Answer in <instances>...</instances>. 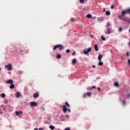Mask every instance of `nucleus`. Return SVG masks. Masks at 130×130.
<instances>
[{"label": "nucleus", "instance_id": "obj_51", "mask_svg": "<svg viewBox=\"0 0 130 130\" xmlns=\"http://www.w3.org/2000/svg\"><path fill=\"white\" fill-rule=\"evenodd\" d=\"M2 71V68L0 67V72Z\"/></svg>", "mask_w": 130, "mask_h": 130}, {"label": "nucleus", "instance_id": "obj_30", "mask_svg": "<svg viewBox=\"0 0 130 130\" xmlns=\"http://www.w3.org/2000/svg\"><path fill=\"white\" fill-rule=\"evenodd\" d=\"M79 2L81 4H83V3H84V0H79Z\"/></svg>", "mask_w": 130, "mask_h": 130}, {"label": "nucleus", "instance_id": "obj_54", "mask_svg": "<svg viewBox=\"0 0 130 130\" xmlns=\"http://www.w3.org/2000/svg\"><path fill=\"white\" fill-rule=\"evenodd\" d=\"M9 73V74H11V72H8Z\"/></svg>", "mask_w": 130, "mask_h": 130}, {"label": "nucleus", "instance_id": "obj_8", "mask_svg": "<svg viewBox=\"0 0 130 130\" xmlns=\"http://www.w3.org/2000/svg\"><path fill=\"white\" fill-rule=\"evenodd\" d=\"M33 97L34 98H35V99H37V98H38L39 97V93H38V92L34 93Z\"/></svg>", "mask_w": 130, "mask_h": 130}, {"label": "nucleus", "instance_id": "obj_22", "mask_svg": "<svg viewBox=\"0 0 130 130\" xmlns=\"http://www.w3.org/2000/svg\"><path fill=\"white\" fill-rule=\"evenodd\" d=\"M118 82H115L114 83V86H115V87H118Z\"/></svg>", "mask_w": 130, "mask_h": 130}, {"label": "nucleus", "instance_id": "obj_21", "mask_svg": "<svg viewBox=\"0 0 130 130\" xmlns=\"http://www.w3.org/2000/svg\"><path fill=\"white\" fill-rule=\"evenodd\" d=\"M1 96L2 97V98H5V97H6V94L5 93H2L1 94Z\"/></svg>", "mask_w": 130, "mask_h": 130}, {"label": "nucleus", "instance_id": "obj_35", "mask_svg": "<svg viewBox=\"0 0 130 130\" xmlns=\"http://www.w3.org/2000/svg\"><path fill=\"white\" fill-rule=\"evenodd\" d=\"M64 130H71V129L69 127L66 128Z\"/></svg>", "mask_w": 130, "mask_h": 130}, {"label": "nucleus", "instance_id": "obj_27", "mask_svg": "<svg viewBox=\"0 0 130 130\" xmlns=\"http://www.w3.org/2000/svg\"><path fill=\"white\" fill-rule=\"evenodd\" d=\"M65 104H66V106H67V107H69V106H70V105L69 104V103L68 102H66L65 103Z\"/></svg>", "mask_w": 130, "mask_h": 130}, {"label": "nucleus", "instance_id": "obj_33", "mask_svg": "<svg viewBox=\"0 0 130 130\" xmlns=\"http://www.w3.org/2000/svg\"><path fill=\"white\" fill-rule=\"evenodd\" d=\"M71 22H74V21H75V19H74V18H71Z\"/></svg>", "mask_w": 130, "mask_h": 130}, {"label": "nucleus", "instance_id": "obj_7", "mask_svg": "<svg viewBox=\"0 0 130 130\" xmlns=\"http://www.w3.org/2000/svg\"><path fill=\"white\" fill-rule=\"evenodd\" d=\"M105 34H110L111 33V31H110V28L109 27H107V30L105 31Z\"/></svg>", "mask_w": 130, "mask_h": 130}, {"label": "nucleus", "instance_id": "obj_12", "mask_svg": "<svg viewBox=\"0 0 130 130\" xmlns=\"http://www.w3.org/2000/svg\"><path fill=\"white\" fill-rule=\"evenodd\" d=\"M86 96H88V97L91 96V93L90 92H87L86 93H85L84 94V98H86Z\"/></svg>", "mask_w": 130, "mask_h": 130}, {"label": "nucleus", "instance_id": "obj_39", "mask_svg": "<svg viewBox=\"0 0 130 130\" xmlns=\"http://www.w3.org/2000/svg\"><path fill=\"white\" fill-rule=\"evenodd\" d=\"M128 63L129 66H130V59L128 60Z\"/></svg>", "mask_w": 130, "mask_h": 130}, {"label": "nucleus", "instance_id": "obj_1", "mask_svg": "<svg viewBox=\"0 0 130 130\" xmlns=\"http://www.w3.org/2000/svg\"><path fill=\"white\" fill-rule=\"evenodd\" d=\"M57 48H58L59 50H62L64 47L62 45H56L53 47V50H55Z\"/></svg>", "mask_w": 130, "mask_h": 130}, {"label": "nucleus", "instance_id": "obj_49", "mask_svg": "<svg viewBox=\"0 0 130 130\" xmlns=\"http://www.w3.org/2000/svg\"><path fill=\"white\" fill-rule=\"evenodd\" d=\"M1 107H4V105H1Z\"/></svg>", "mask_w": 130, "mask_h": 130}, {"label": "nucleus", "instance_id": "obj_45", "mask_svg": "<svg viewBox=\"0 0 130 130\" xmlns=\"http://www.w3.org/2000/svg\"><path fill=\"white\" fill-rule=\"evenodd\" d=\"M95 65H92V68H95Z\"/></svg>", "mask_w": 130, "mask_h": 130}, {"label": "nucleus", "instance_id": "obj_24", "mask_svg": "<svg viewBox=\"0 0 130 130\" xmlns=\"http://www.w3.org/2000/svg\"><path fill=\"white\" fill-rule=\"evenodd\" d=\"M98 20L100 21H103V18L102 17H100L98 19Z\"/></svg>", "mask_w": 130, "mask_h": 130}, {"label": "nucleus", "instance_id": "obj_38", "mask_svg": "<svg viewBox=\"0 0 130 130\" xmlns=\"http://www.w3.org/2000/svg\"><path fill=\"white\" fill-rule=\"evenodd\" d=\"M123 105H125V101H122Z\"/></svg>", "mask_w": 130, "mask_h": 130}, {"label": "nucleus", "instance_id": "obj_20", "mask_svg": "<svg viewBox=\"0 0 130 130\" xmlns=\"http://www.w3.org/2000/svg\"><path fill=\"white\" fill-rule=\"evenodd\" d=\"M99 66H102L103 64V62L101 61H99V62L98 63Z\"/></svg>", "mask_w": 130, "mask_h": 130}, {"label": "nucleus", "instance_id": "obj_9", "mask_svg": "<svg viewBox=\"0 0 130 130\" xmlns=\"http://www.w3.org/2000/svg\"><path fill=\"white\" fill-rule=\"evenodd\" d=\"M15 95V97H16L17 98H19V97H21V93H20V92L19 91H17Z\"/></svg>", "mask_w": 130, "mask_h": 130}, {"label": "nucleus", "instance_id": "obj_4", "mask_svg": "<svg viewBox=\"0 0 130 130\" xmlns=\"http://www.w3.org/2000/svg\"><path fill=\"white\" fill-rule=\"evenodd\" d=\"M6 84H9V85H11L14 83V81L12 79H9L8 81H6Z\"/></svg>", "mask_w": 130, "mask_h": 130}, {"label": "nucleus", "instance_id": "obj_31", "mask_svg": "<svg viewBox=\"0 0 130 130\" xmlns=\"http://www.w3.org/2000/svg\"><path fill=\"white\" fill-rule=\"evenodd\" d=\"M18 74H22L23 72L22 71H19L18 72Z\"/></svg>", "mask_w": 130, "mask_h": 130}, {"label": "nucleus", "instance_id": "obj_37", "mask_svg": "<svg viewBox=\"0 0 130 130\" xmlns=\"http://www.w3.org/2000/svg\"><path fill=\"white\" fill-rule=\"evenodd\" d=\"M76 54V52H73L72 53V55H75Z\"/></svg>", "mask_w": 130, "mask_h": 130}, {"label": "nucleus", "instance_id": "obj_16", "mask_svg": "<svg viewBox=\"0 0 130 130\" xmlns=\"http://www.w3.org/2000/svg\"><path fill=\"white\" fill-rule=\"evenodd\" d=\"M94 49L95 51H98L99 49H98V46L97 45H94Z\"/></svg>", "mask_w": 130, "mask_h": 130}, {"label": "nucleus", "instance_id": "obj_43", "mask_svg": "<svg viewBox=\"0 0 130 130\" xmlns=\"http://www.w3.org/2000/svg\"><path fill=\"white\" fill-rule=\"evenodd\" d=\"M127 98H130V94H128L127 96Z\"/></svg>", "mask_w": 130, "mask_h": 130}, {"label": "nucleus", "instance_id": "obj_47", "mask_svg": "<svg viewBox=\"0 0 130 130\" xmlns=\"http://www.w3.org/2000/svg\"><path fill=\"white\" fill-rule=\"evenodd\" d=\"M69 112H71V109H68Z\"/></svg>", "mask_w": 130, "mask_h": 130}, {"label": "nucleus", "instance_id": "obj_53", "mask_svg": "<svg viewBox=\"0 0 130 130\" xmlns=\"http://www.w3.org/2000/svg\"><path fill=\"white\" fill-rule=\"evenodd\" d=\"M0 113H1V114H2V113H3V112H2V111H1V112H0Z\"/></svg>", "mask_w": 130, "mask_h": 130}, {"label": "nucleus", "instance_id": "obj_2", "mask_svg": "<svg viewBox=\"0 0 130 130\" xmlns=\"http://www.w3.org/2000/svg\"><path fill=\"white\" fill-rule=\"evenodd\" d=\"M92 50V48H88L87 50L86 51V50H84L83 52L84 53V54H87V55H89V52H90V51H91Z\"/></svg>", "mask_w": 130, "mask_h": 130}, {"label": "nucleus", "instance_id": "obj_14", "mask_svg": "<svg viewBox=\"0 0 130 130\" xmlns=\"http://www.w3.org/2000/svg\"><path fill=\"white\" fill-rule=\"evenodd\" d=\"M15 88V85L14 84H10V89H14Z\"/></svg>", "mask_w": 130, "mask_h": 130}, {"label": "nucleus", "instance_id": "obj_42", "mask_svg": "<svg viewBox=\"0 0 130 130\" xmlns=\"http://www.w3.org/2000/svg\"><path fill=\"white\" fill-rule=\"evenodd\" d=\"M98 91H100V90H101V88H100V87H98Z\"/></svg>", "mask_w": 130, "mask_h": 130}, {"label": "nucleus", "instance_id": "obj_41", "mask_svg": "<svg viewBox=\"0 0 130 130\" xmlns=\"http://www.w3.org/2000/svg\"><path fill=\"white\" fill-rule=\"evenodd\" d=\"M39 130H44L42 127L39 128Z\"/></svg>", "mask_w": 130, "mask_h": 130}, {"label": "nucleus", "instance_id": "obj_32", "mask_svg": "<svg viewBox=\"0 0 130 130\" xmlns=\"http://www.w3.org/2000/svg\"><path fill=\"white\" fill-rule=\"evenodd\" d=\"M96 88V87H95V86H92L91 87V89H95Z\"/></svg>", "mask_w": 130, "mask_h": 130}, {"label": "nucleus", "instance_id": "obj_15", "mask_svg": "<svg viewBox=\"0 0 130 130\" xmlns=\"http://www.w3.org/2000/svg\"><path fill=\"white\" fill-rule=\"evenodd\" d=\"M111 26V24H110V22H107L106 27L107 28H109V27H110Z\"/></svg>", "mask_w": 130, "mask_h": 130}, {"label": "nucleus", "instance_id": "obj_50", "mask_svg": "<svg viewBox=\"0 0 130 130\" xmlns=\"http://www.w3.org/2000/svg\"><path fill=\"white\" fill-rule=\"evenodd\" d=\"M35 130H38V128H35Z\"/></svg>", "mask_w": 130, "mask_h": 130}, {"label": "nucleus", "instance_id": "obj_3", "mask_svg": "<svg viewBox=\"0 0 130 130\" xmlns=\"http://www.w3.org/2000/svg\"><path fill=\"white\" fill-rule=\"evenodd\" d=\"M5 68L6 69H8L9 71H12V70H13V67H12V65L11 64L5 66Z\"/></svg>", "mask_w": 130, "mask_h": 130}, {"label": "nucleus", "instance_id": "obj_26", "mask_svg": "<svg viewBox=\"0 0 130 130\" xmlns=\"http://www.w3.org/2000/svg\"><path fill=\"white\" fill-rule=\"evenodd\" d=\"M119 32H121L122 31V27H119L118 29Z\"/></svg>", "mask_w": 130, "mask_h": 130}, {"label": "nucleus", "instance_id": "obj_36", "mask_svg": "<svg viewBox=\"0 0 130 130\" xmlns=\"http://www.w3.org/2000/svg\"><path fill=\"white\" fill-rule=\"evenodd\" d=\"M114 8V6H113V5H111V9H113Z\"/></svg>", "mask_w": 130, "mask_h": 130}, {"label": "nucleus", "instance_id": "obj_13", "mask_svg": "<svg viewBox=\"0 0 130 130\" xmlns=\"http://www.w3.org/2000/svg\"><path fill=\"white\" fill-rule=\"evenodd\" d=\"M49 128H50V129L51 130H53L54 129H55V127L52 125H50L49 126Z\"/></svg>", "mask_w": 130, "mask_h": 130}, {"label": "nucleus", "instance_id": "obj_28", "mask_svg": "<svg viewBox=\"0 0 130 130\" xmlns=\"http://www.w3.org/2000/svg\"><path fill=\"white\" fill-rule=\"evenodd\" d=\"M123 20H125V21H126L128 23H130V19H124Z\"/></svg>", "mask_w": 130, "mask_h": 130}, {"label": "nucleus", "instance_id": "obj_23", "mask_svg": "<svg viewBox=\"0 0 130 130\" xmlns=\"http://www.w3.org/2000/svg\"><path fill=\"white\" fill-rule=\"evenodd\" d=\"M86 17L87 18H92V15L91 14H88L86 15Z\"/></svg>", "mask_w": 130, "mask_h": 130}, {"label": "nucleus", "instance_id": "obj_52", "mask_svg": "<svg viewBox=\"0 0 130 130\" xmlns=\"http://www.w3.org/2000/svg\"><path fill=\"white\" fill-rule=\"evenodd\" d=\"M128 45H130V41L129 42Z\"/></svg>", "mask_w": 130, "mask_h": 130}, {"label": "nucleus", "instance_id": "obj_11", "mask_svg": "<svg viewBox=\"0 0 130 130\" xmlns=\"http://www.w3.org/2000/svg\"><path fill=\"white\" fill-rule=\"evenodd\" d=\"M103 55L102 54H100L98 56V60L99 61H101V59Z\"/></svg>", "mask_w": 130, "mask_h": 130}, {"label": "nucleus", "instance_id": "obj_6", "mask_svg": "<svg viewBox=\"0 0 130 130\" xmlns=\"http://www.w3.org/2000/svg\"><path fill=\"white\" fill-rule=\"evenodd\" d=\"M15 114H16V115H17V116H20V114H23V112H22V111H15Z\"/></svg>", "mask_w": 130, "mask_h": 130}, {"label": "nucleus", "instance_id": "obj_44", "mask_svg": "<svg viewBox=\"0 0 130 130\" xmlns=\"http://www.w3.org/2000/svg\"><path fill=\"white\" fill-rule=\"evenodd\" d=\"M97 17L96 16H94L93 17V19H96Z\"/></svg>", "mask_w": 130, "mask_h": 130}, {"label": "nucleus", "instance_id": "obj_46", "mask_svg": "<svg viewBox=\"0 0 130 130\" xmlns=\"http://www.w3.org/2000/svg\"><path fill=\"white\" fill-rule=\"evenodd\" d=\"M66 117H67V118H69V115H66Z\"/></svg>", "mask_w": 130, "mask_h": 130}, {"label": "nucleus", "instance_id": "obj_25", "mask_svg": "<svg viewBox=\"0 0 130 130\" xmlns=\"http://www.w3.org/2000/svg\"><path fill=\"white\" fill-rule=\"evenodd\" d=\"M101 39H102V40H103V41H105V40H106L105 38H104V37H103V36H102Z\"/></svg>", "mask_w": 130, "mask_h": 130}, {"label": "nucleus", "instance_id": "obj_18", "mask_svg": "<svg viewBox=\"0 0 130 130\" xmlns=\"http://www.w3.org/2000/svg\"><path fill=\"white\" fill-rule=\"evenodd\" d=\"M76 61H77V59H72V63H73V64H75V63H76Z\"/></svg>", "mask_w": 130, "mask_h": 130}, {"label": "nucleus", "instance_id": "obj_17", "mask_svg": "<svg viewBox=\"0 0 130 130\" xmlns=\"http://www.w3.org/2000/svg\"><path fill=\"white\" fill-rule=\"evenodd\" d=\"M106 15L107 16H110V11H106Z\"/></svg>", "mask_w": 130, "mask_h": 130}, {"label": "nucleus", "instance_id": "obj_48", "mask_svg": "<svg viewBox=\"0 0 130 130\" xmlns=\"http://www.w3.org/2000/svg\"><path fill=\"white\" fill-rule=\"evenodd\" d=\"M90 37H91V38H93V36L90 35Z\"/></svg>", "mask_w": 130, "mask_h": 130}, {"label": "nucleus", "instance_id": "obj_10", "mask_svg": "<svg viewBox=\"0 0 130 130\" xmlns=\"http://www.w3.org/2000/svg\"><path fill=\"white\" fill-rule=\"evenodd\" d=\"M62 108H63V112H67L68 111V108L66 106H62Z\"/></svg>", "mask_w": 130, "mask_h": 130}, {"label": "nucleus", "instance_id": "obj_34", "mask_svg": "<svg viewBox=\"0 0 130 130\" xmlns=\"http://www.w3.org/2000/svg\"><path fill=\"white\" fill-rule=\"evenodd\" d=\"M126 55H127V56H128L129 55V52H126Z\"/></svg>", "mask_w": 130, "mask_h": 130}, {"label": "nucleus", "instance_id": "obj_40", "mask_svg": "<svg viewBox=\"0 0 130 130\" xmlns=\"http://www.w3.org/2000/svg\"><path fill=\"white\" fill-rule=\"evenodd\" d=\"M103 12H106V9L105 8H104L103 9Z\"/></svg>", "mask_w": 130, "mask_h": 130}, {"label": "nucleus", "instance_id": "obj_29", "mask_svg": "<svg viewBox=\"0 0 130 130\" xmlns=\"http://www.w3.org/2000/svg\"><path fill=\"white\" fill-rule=\"evenodd\" d=\"M71 50L70 49H67L66 51V53H70Z\"/></svg>", "mask_w": 130, "mask_h": 130}, {"label": "nucleus", "instance_id": "obj_19", "mask_svg": "<svg viewBox=\"0 0 130 130\" xmlns=\"http://www.w3.org/2000/svg\"><path fill=\"white\" fill-rule=\"evenodd\" d=\"M60 57H61V55L60 54H58L57 55V56H56L57 58L59 59V58H60Z\"/></svg>", "mask_w": 130, "mask_h": 130}, {"label": "nucleus", "instance_id": "obj_5", "mask_svg": "<svg viewBox=\"0 0 130 130\" xmlns=\"http://www.w3.org/2000/svg\"><path fill=\"white\" fill-rule=\"evenodd\" d=\"M29 104L32 107H34V106H37V103H36V102H31Z\"/></svg>", "mask_w": 130, "mask_h": 130}]
</instances>
